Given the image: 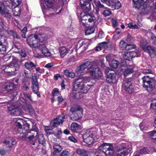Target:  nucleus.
<instances>
[{
    "label": "nucleus",
    "mask_w": 156,
    "mask_h": 156,
    "mask_svg": "<svg viewBox=\"0 0 156 156\" xmlns=\"http://www.w3.org/2000/svg\"><path fill=\"white\" fill-rule=\"evenodd\" d=\"M47 37L44 34L39 35L32 34L29 36L27 41L28 45L32 48L34 57L37 58L42 57L38 52L41 51L46 57H56L55 53H51L46 47L47 44Z\"/></svg>",
    "instance_id": "f257e3e1"
},
{
    "label": "nucleus",
    "mask_w": 156,
    "mask_h": 156,
    "mask_svg": "<svg viewBox=\"0 0 156 156\" xmlns=\"http://www.w3.org/2000/svg\"><path fill=\"white\" fill-rule=\"evenodd\" d=\"M90 79L88 77H79L75 80L74 84L73 90L78 91L83 93H86L89 90L91 85L87 84L86 86L84 83L88 82Z\"/></svg>",
    "instance_id": "f03ea898"
},
{
    "label": "nucleus",
    "mask_w": 156,
    "mask_h": 156,
    "mask_svg": "<svg viewBox=\"0 0 156 156\" xmlns=\"http://www.w3.org/2000/svg\"><path fill=\"white\" fill-rule=\"evenodd\" d=\"M97 129L94 128L85 130L82 134L84 142L87 146L91 145L94 142L98 140L99 137L96 135Z\"/></svg>",
    "instance_id": "7ed1b4c3"
},
{
    "label": "nucleus",
    "mask_w": 156,
    "mask_h": 156,
    "mask_svg": "<svg viewBox=\"0 0 156 156\" xmlns=\"http://www.w3.org/2000/svg\"><path fill=\"white\" fill-rule=\"evenodd\" d=\"M93 1L92 2L94 7L98 8H103L104 5L102 4L99 0H80V4L82 9L85 12H88L91 9L90 2Z\"/></svg>",
    "instance_id": "20e7f679"
},
{
    "label": "nucleus",
    "mask_w": 156,
    "mask_h": 156,
    "mask_svg": "<svg viewBox=\"0 0 156 156\" xmlns=\"http://www.w3.org/2000/svg\"><path fill=\"white\" fill-rule=\"evenodd\" d=\"M21 96L22 98H20L21 100L24 103V105L22 106L23 110L30 114H34V111L32 106L30 104H28L30 102L32 101L30 95L29 94L24 93L21 95Z\"/></svg>",
    "instance_id": "39448f33"
},
{
    "label": "nucleus",
    "mask_w": 156,
    "mask_h": 156,
    "mask_svg": "<svg viewBox=\"0 0 156 156\" xmlns=\"http://www.w3.org/2000/svg\"><path fill=\"white\" fill-rule=\"evenodd\" d=\"M82 12L80 15V22L83 26H86L88 22L95 24L97 21V18L93 15L87 14L85 11Z\"/></svg>",
    "instance_id": "423d86ee"
},
{
    "label": "nucleus",
    "mask_w": 156,
    "mask_h": 156,
    "mask_svg": "<svg viewBox=\"0 0 156 156\" xmlns=\"http://www.w3.org/2000/svg\"><path fill=\"white\" fill-rule=\"evenodd\" d=\"M132 150L131 145L123 144L117 147L115 153L116 156H126Z\"/></svg>",
    "instance_id": "0eeeda50"
},
{
    "label": "nucleus",
    "mask_w": 156,
    "mask_h": 156,
    "mask_svg": "<svg viewBox=\"0 0 156 156\" xmlns=\"http://www.w3.org/2000/svg\"><path fill=\"white\" fill-rule=\"evenodd\" d=\"M142 79L144 87L147 91H151L155 86V80L154 78L150 77L148 76H144Z\"/></svg>",
    "instance_id": "6e6552de"
},
{
    "label": "nucleus",
    "mask_w": 156,
    "mask_h": 156,
    "mask_svg": "<svg viewBox=\"0 0 156 156\" xmlns=\"http://www.w3.org/2000/svg\"><path fill=\"white\" fill-rule=\"evenodd\" d=\"M98 149L106 155L112 156L115 153V150L111 144L103 143L98 147Z\"/></svg>",
    "instance_id": "1a4fd4ad"
},
{
    "label": "nucleus",
    "mask_w": 156,
    "mask_h": 156,
    "mask_svg": "<svg viewBox=\"0 0 156 156\" xmlns=\"http://www.w3.org/2000/svg\"><path fill=\"white\" fill-rule=\"evenodd\" d=\"M87 71L94 79H98L102 75V73L98 68V66L94 64H92L87 69Z\"/></svg>",
    "instance_id": "9d476101"
},
{
    "label": "nucleus",
    "mask_w": 156,
    "mask_h": 156,
    "mask_svg": "<svg viewBox=\"0 0 156 156\" xmlns=\"http://www.w3.org/2000/svg\"><path fill=\"white\" fill-rule=\"evenodd\" d=\"M20 69V66L18 64L17 60L13 59L10 65H5L2 67V69L6 73L14 72Z\"/></svg>",
    "instance_id": "9b49d317"
},
{
    "label": "nucleus",
    "mask_w": 156,
    "mask_h": 156,
    "mask_svg": "<svg viewBox=\"0 0 156 156\" xmlns=\"http://www.w3.org/2000/svg\"><path fill=\"white\" fill-rule=\"evenodd\" d=\"M105 73L106 75V81L107 82L112 83H115L116 82L117 79L114 71L108 68L105 69Z\"/></svg>",
    "instance_id": "f8f14e48"
},
{
    "label": "nucleus",
    "mask_w": 156,
    "mask_h": 156,
    "mask_svg": "<svg viewBox=\"0 0 156 156\" xmlns=\"http://www.w3.org/2000/svg\"><path fill=\"white\" fill-rule=\"evenodd\" d=\"M70 111L74 117L72 116L71 119L73 120H76L79 119L82 116L83 109L80 106H75L71 108Z\"/></svg>",
    "instance_id": "ddd939ff"
},
{
    "label": "nucleus",
    "mask_w": 156,
    "mask_h": 156,
    "mask_svg": "<svg viewBox=\"0 0 156 156\" xmlns=\"http://www.w3.org/2000/svg\"><path fill=\"white\" fill-rule=\"evenodd\" d=\"M23 119L18 118L13 119V121L15 122V125L16 126L15 130L18 133H24V131L22 128V122H23Z\"/></svg>",
    "instance_id": "4468645a"
},
{
    "label": "nucleus",
    "mask_w": 156,
    "mask_h": 156,
    "mask_svg": "<svg viewBox=\"0 0 156 156\" xmlns=\"http://www.w3.org/2000/svg\"><path fill=\"white\" fill-rule=\"evenodd\" d=\"M65 118V116L63 115L58 116L51 122L50 126L52 127H55L60 124L62 125L63 122V119Z\"/></svg>",
    "instance_id": "2eb2a0df"
},
{
    "label": "nucleus",
    "mask_w": 156,
    "mask_h": 156,
    "mask_svg": "<svg viewBox=\"0 0 156 156\" xmlns=\"http://www.w3.org/2000/svg\"><path fill=\"white\" fill-rule=\"evenodd\" d=\"M0 13L6 17L9 18L11 16V14L7 7L5 6L4 3L1 2H0Z\"/></svg>",
    "instance_id": "dca6fc26"
},
{
    "label": "nucleus",
    "mask_w": 156,
    "mask_h": 156,
    "mask_svg": "<svg viewBox=\"0 0 156 156\" xmlns=\"http://www.w3.org/2000/svg\"><path fill=\"white\" fill-rule=\"evenodd\" d=\"M8 45L6 38L4 36L0 35V51H6Z\"/></svg>",
    "instance_id": "f3484780"
},
{
    "label": "nucleus",
    "mask_w": 156,
    "mask_h": 156,
    "mask_svg": "<svg viewBox=\"0 0 156 156\" xmlns=\"http://www.w3.org/2000/svg\"><path fill=\"white\" fill-rule=\"evenodd\" d=\"M76 41L78 42L77 47L79 48H84V50L88 48V42L87 40L77 39Z\"/></svg>",
    "instance_id": "a211bd4d"
},
{
    "label": "nucleus",
    "mask_w": 156,
    "mask_h": 156,
    "mask_svg": "<svg viewBox=\"0 0 156 156\" xmlns=\"http://www.w3.org/2000/svg\"><path fill=\"white\" fill-rule=\"evenodd\" d=\"M135 67L134 65H127L124 69H122V73L124 76H127L132 73L134 71Z\"/></svg>",
    "instance_id": "6ab92c4d"
},
{
    "label": "nucleus",
    "mask_w": 156,
    "mask_h": 156,
    "mask_svg": "<svg viewBox=\"0 0 156 156\" xmlns=\"http://www.w3.org/2000/svg\"><path fill=\"white\" fill-rule=\"evenodd\" d=\"M15 86L13 83H9L7 84L5 87V89L7 92H11L12 96H15L17 94V92L15 90H13Z\"/></svg>",
    "instance_id": "aec40b11"
},
{
    "label": "nucleus",
    "mask_w": 156,
    "mask_h": 156,
    "mask_svg": "<svg viewBox=\"0 0 156 156\" xmlns=\"http://www.w3.org/2000/svg\"><path fill=\"white\" fill-rule=\"evenodd\" d=\"M91 62L90 61H87L79 67H78L76 69V73H79L82 74L83 73V70L90 65Z\"/></svg>",
    "instance_id": "412c9836"
},
{
    "label": "nucleus",
    "mask_w": 156,
    "mask_h": 156,
    "mask_svg": "<svg viewBox=\"0 0 156 156\" xmlns=\"http://www.w3.org/2000/svg\"><path fill=\"white\" fill-rule=\"evenodd\" d=\"M137 54L134 52H124L122 54L123 58L126 60H130L132 58L136 56Z\"/></svg>",
    "instance_id": "4be33fe9"
},
{
    "label": "nucleus",
    "mask_w": 156,
    "mask_h": 156,
    "mask_svg": "<svg viewBox=\"0 0 156 156\" xmlns=\"http://www.w3.org/2000/svg\"><path fill=\"white\" fill-rule=\"evenodd\" d=\"M110 5L108 6H111L112 8L115 9H118L121 6V4L117 0H110Z\"/></svg>",
    "instance_id": "5701e85b"
},
{
    "label": "nucleus",
    "mask_w": 156,
    "mask_h": 156,
    "mask_svg": "<svg viewBox=\"0 0 156 156\" xmlns=\"http://www.w3.org/2000/svg\"><path fill=\"white\" fill-rule=\"evenodd\" d=\"M3 143L5 144L7 147H11L16 144V141L14 139L9 138L6 139Z\"/></svg>",
    "instance_id": "b1692460"
},
{
    "label": "nucleus",
    "mask_w": 156,
    "mask_h": 156,
    "mask_svg": "<svg viewBox=\"0 0 156 156\" xmlns=\"http://www.w3.org/2000/svg\"><path fill=\"white\" fill-rule=\"evenodd\" d=\"M59 52L61 58H63L68 52L69 49L65 46H61L59 48Z\"/></svg>",
    "instance_id": "393cba45"
},
{
    "label": "nucleus",
    "mask_w": 156,
    "mask_h": 156,
    "mask_svg": "<svg viewBox=\"0 0 156 156\" xmlns=\"http://www.w3.org/2000/svg\"><path fill=\"white\" fill-rule=\"evenodd\" d=\"M81 129V126L76 123L73 122L71 124L70 126V129L73 132H78Z\"/></svg>",
    "instance_id": "a878e982"
},
{
    "label": "nucleus",
    "mask_w": 156,
    "mask_h": 156,
    "mask_svg": "<svg viewBox=\"0 0 156 156\" xmlns=\"http://www.w3.org/2000/svg\"><path fill=\"white\" fill-rule=\"evenodd\" d=\"M33 78H34L33 77L32 88L34 92L35 93H38L39 90L38 82L36 78H35V79H34Z\"/></svg>",
    "instance_id": "bb28decb"
},
{
    "label": "nucleus",
    "mask_w": 156,
    "mask_h": 156,
    "mask_svg": "<svg viewBox=\"0 0 156 156\" xmlns=\"http://www.w3.org/2000/svg\"><path fill=\"white\" fill-rule=\"evenodd\" d=\"M23 113L22 110L20 109V107H16L14 110L11 112V115L16 116L20 115Z\"/></svg>",
    "instance_id": "cd10ccee"
},
{
    "label": "nucleus",
    "mask_w": 156,
    "mask_h": 156,
    "mask_svg": "<svg viewBox=\"0 0 156 156\" xmlns=\"http://www.w3.org/2000/svg\"><path fill=\"white\" fill-rule=\"evenodd\" d=\"M132 79L131 78L127 79L123 81L122 84V88L123 89H126L127 86H131Z\"/></svg>",
    "instance_id": "c85d7f7f"
},
{
    "label": "nucleus",
    "mask_w": 156,
    "mask_h": 156,
    "mask_svg": "<svg viewBox=\"0 0 156 156\" xmlns=\"http://www.w3.org/2000/svg\"><path fill=\"white\" fill-rule=\"evenodd\" d=\"M24 66L25 68L29 70H32L36 67V65L31 61L25 63Z\"/></svg>",
    "instance_id": "c756f323"
},
{
    "label": "nucleus",
    "mask_w": 156,
    "mask_h": 156,
    "mask_svg": "<svg viewBox=\"0 0 156 156\" xmlns=\"http://www.w3.org/2000/svg\"><path fill=\"white\" fill-rule=\"evenodd\" d=\"M143 0H133L134 3L133 8L135 9H140L142 8V6L141 5V3Z\"/></svg>",
    "instance_id": "7c9ffc66"
},
{
    "label": "nucleus",
    "mask_w": 156,
    "mask_h": 156,
    "mask_svg": "<svg viewBox=\"0 0 156 156\" xmlns=\"http://www.w3.org/2000/svg\"><path fill=\"white\" fill-rule=\"evenodd\" d=\"M154 150V148H144L140 150V153L141 154L151 153Z\"/></svg>",
    "instance_id": "2f4dec72"
},
{
    "label": "nucleus",
    "mask_w": 156,
    "mask_h": 156,
    "mask_svg": "<svg viewBox=\"0 0 156 156\" xmlns=\"http://www.w3.org/2000/svg\"><path fill=\"white\" fill-rule=\"evenodd\" d=\"M64 74L67 77L71 78H74L75 76V74L74 72L70 71L68 69H66L64 71Z\"/></svg>",
    "instance_id": "473e14b6"
},
{
    "label": "nucleus",
    "mask_w": 156,
    "mask_h": 156,
    "mask_svg": "<svg viewBox=\"0 0 156 156\" xmlns=\"http://www.w3.org/2000/svg\"><path fill=\"white\" fill-rule=\"evenodd\" d=\"M53 148L54 150L53 153L54 154H55L56 155H58L59 154V152H60L62 149V148L58 145H55L54 146Z\"/></svg>",
    "instance_id": "72a5a7b5"
},
{
    "label": "nucleus",
    "mask_w": 156,
    "mask_h": 156,
    "mask_svg": "<svg viewBox=\"0 0 156 156\" xmlns=\"http://www.w3.org/2000/svg\"><path fill=\"white\" fill-rule=\"evenodd\" d=\"M156 50V49L150 46H148L146 49L145 50V51L148 52L150 55H151L155 53Z\"/></svg>",
    "instance_id": "f704fd0d"
},
{
    "label": "nucleus",
    "mask_w": 156,
    "mask_h": 156,
    "mask_svg": "<svg viewBox=\"0 0 156 156\" xmlns=\"http://www.w3.org/2000/svg\"><path fill=\"white\" fill-rule=\"evenodd\" d=\"M110 66L112 68L115 69L117 68L119 65V62L116 60H112L109 62Z\"/></svg>",
    "instance_id": "c9c22d12"
},
{
    "label": "nucleus",
    "mask_w": 156,
    "mask_h": 156,
    "mask_svg": "<svg viewBox=\"0 0 156 156\" xmlns=\"http://www.w3.org/2000/svg\"><path fill=\"white\" fill-rule=\"evenodd\" d=\"M77 153L82 156H87L88 155V152L84 150L79 148L76 150Z\"/></svg>",
    "instance_id": "e433bc0d"
},
{
    "label": "nucleus",
    "mask_w": 156,
    "mask_h": 156,
    "mask_svg": "<svg viewBox=\"0 0 156 156\" xmlns=\"http://www.w3.org/2000/svg\"><path fill=\"white\" fill-rule=\"evenodd\" d=\"M14 15L15 16H18L20 14L21 9L18 6H15L12 10Z\"/></svg>",
    "instance_id": "4c0bfd02"
},
{
    "label": "nucleus",
    "mask_w": 156,
    "mask_h": 156,
    "mask_svg": "<svg viewBox=\"0 0 156 156\" xmlns=\"http://www.w3.org/2000/svg\"><path fill=\"white\" fill-rule=\"evenodd\" d=\"M46 2L45 4L48 8H52L54 6L53 0H44Z\"/></svg>",
    "instance_id": "58836bf2"
},
{
    "label": "nucleus",
    "mask_w": 156,
    "mask_h": 156,
    "mask_svg": "<svg viewBox=\"0 0 156 156\" xmlns=\"http://www.w3.org/2000/svg\"><path fill=\"white\" fill-rule=\"evenodd\" d=\"M95 30L94 27H89L86 30L85 34L86 35H89L92 34Z\"/></svg>",
    "instance_id": "ea45409f"
},
{
    "label": "nucleus",
    "mask_w": 156,
    "mask_h": 156,
    "mask_svg": "<svg viewBox=\"0 0 156 156\" xmlns=\"http://www.w3.org/2000/svg\"><path fill=\"white\" fill-rule=\"evenodd\" d=\"M127 44L124 41L121 40L119 42V48L122 50L125 49Z\"/></svg>",
    "instance_id": "a19ab883"
},
{
    "label": "nucleus",
    "mask_w": 156,
    "mask_h": 156,
    "mask_svg": "<svg viewBox=\"0 0 156 156\" xmlns=\"http://www.w3.org/2000/svg\"><path fill=\"white\" fill-rule=\"evenodd\" d=\"M126 89H124L126 92L130 94L134 91V87L133 85H131V86H127Z\"/></svg>",
    "instance_id": "79ce46f5"
},
{
    "label": "nucleus",
    "mask_w": 156,
    "mask_h": 156,
    "mask_svg": "<svg viewBox=\"0 0 156 156\" xmlns=\"http://www.w3.org/2000/svg\"><path fill=\"white\" fill-rule=\"evenodd\" d=\"M126 89H124L126 92L130 94L134 91V87L133 85H131V86H127Z\"/></svg>",
    "instance_id": "37998d69"
},
{
    "label": "nucleus",
    "mask_w": 156,
    "mask_h": 156,
    "mask_svg": "<svg viewBox=\"0 0 156 156\" xmlns=\"http://www.w3.org/2000/svg\"><path fill=\"white\" fill-rule=\"evenodd\" d=\"M126 89H124L126 92L130 94L134 91V87L133 85H131V86H127Z\"/></svg>",
    "instance_id": "c03bdc74"
},
{
    "label": "nucleus",
    "mask_w": 156,
    "mask_h": 156,
    "mask_svg": "<svg viewBox=\"0 0 156 156\" xmlns=\"http://www.w3.org/2000/svg\"><path fill=\"white\" fill-rule=\"evenodd\" d=\"M12 5L14 6H18L21 3V0H10Z\"/></svg>",
    "instance_id": "a18cd8bd"
},
{
    "label": "nucleus",
    "mask_w": 156,
    "mask_h": 156,
    "mask_svg": "<svg viewBox=\"0 0 156 156\" xmlns=\"http://www.w3.org/2000/svg\"><path fill=\"white\" fill-rule=\"evenodd\" d=\"M147 42L145 40H143L140 43V47L145 51L146 49L147 46Z\"/></svg>",
    "instance_id": "49530a36"
},
{
    "label": "nucleus",
    "mask_w": 156,
    "mask_h": 156,
    "mask_svg": "<svg viewBox=\"0 0 156 156\" xmlns=\"http://www.w3.org/2000/svg\"><path fill=\"white\" fill-rule=\"evenodd\" d=\"M136 48V46L135 44H127L125 50H130L133 48Z\"/></svg>",
    "instance_id": "de8ad7c7"
},
{
    "label": "nucleus",
    "mask_w": 156,
    "mask_h": 156,
    "mask_svg": "<svg viewBox=\"0 0 156 156\" xmlns=\"http://www.w3.org/2000/svg\"><path fill=\"white\" fill-rule=\"evenodd\" d=\"M114 56L112 54H110L106 56V60L108 61V62H111V61L114 58Z\"/></svg>",
    "instance_id": "09e8293b"
},
{
    "label": "nucleus",
    "mask_w": 156,
    "mask_h": 156,
    "mask_svg": "<svg viewBox=\"0 0 156 156\" xmlns=\"http://www.w3.org/2000/svg\"><path fill=\"white\" fill-rule=\"evenodd\" d=\"M151 108L154 109H156V98L152 101V103L151 105Z\"/></svg>",
    "instance_id": "8fccbe9b"
},
{
    "label": "nucleus",
    "mask_w": 156,
    "mask_h": 156,
    "mask_svg": "<svg viewBox=\"0 0 156 156\" xmlns=\"http://www.w3.org/2000/svg\"><path fill=\"white\" fill-rule=\"evenodd\" d=\"M38 141L40 143L43 144L44 142H45V140L43 136L42 135H40L39 136Z\"/></svg>",
    "instance_id": "3c124183"
},
{
    "label": "nucleus",
    "mask_w": 156,
    "mask_h": 156,
    "mask_svg": "<svg viewBox=\"0 0 156 156\" xmlns=\"http://www.w3.org/2000/svg\"><path fill=\"white\" fill-rule=\"evenodd\" d=\"M24 73L25 76L27 78H30L31 77L32 78L33 77L34 79H35L36 78V76H32V73L30 72L28 73L25 72Z\"/></svg>",
    "instance_id": "603ef678"
},
{
    "label": "nucleus",
    "mask_w": 156,
    "mask_h": 156,
    "mask_svg": "<svg viewBox=\"0 0 156 156\" xmlns=\"http://www.w3.org/2000/svg\"><path fill=\"white\" fill-rule=\"evenodd\" d=\"M8 108L9 110L11 111V112L14 110L16 107V106L12 104H9L7 105Z\"/></svg>",
    "instance_id": "864d4df0"
},
{
    "label": "nucleus",
    "mask_w": 156,
    "mask_h": 156,
    "mask_svg": "<svg viewBox=\"0 0 156 156\" xmlns=\"http://www.w3.org/2000/svg\"><path fill=\"white\" fill-rule=\"evenodd\" d=\"M52 93L53 96H57L59 94L58 90L57 88H55L52 90Z\"/></svg>",
    "instance_id": "5fc2aeb1"
},
{
    "label": "nucleus",
    "mask_w": 156,
    "mask_h": 156,
    "mask_svg": "<svg viewBox=\"0 0 156 156\" xmlns=\"http://www.w3.org/2000/svg\"><path fill=\"white\" fill-rule=\"evenodd\" d=\"M126 41L128 43H132L133 40L131 36L129 35H128L126 38Z\"/></svg>",
    "instance_id": "6e6d98bb"
},
{
    "label": "nucleus",
    "mask_w": 156,
    "mask_h": 156,
    "mask_svg": "<svg viewBox=\"0 0 156 156\" xmlns=\"http://www.w3.org/2000/svg\"><path fill=\"white\" fill-rule=\"evenodd\" d=\"M111 14V12L110 10H105L103 12V14L105 16H109Z\"/></svg>",
    "instance_id": "4d7b16f0"
},
{
    "label": "nucleus",
    "mask_w": 156,
    "mask_h": 156,
    "mask_svg": "<svg viewBox=\"0 0 156 156\" xmlns=\"http://www.w3.org/2000/svg\"><path fill=\"white\" fill-rule=\"evenodd\" d=\"M54 66V63L53 62H51L47 64L44 67L47 68H50Z\"/></svg>",
    "instance_id": "13d9d810"
},
{
    "label": "nucleus",
    "mask_w": 156,
    "mask_h": 156,
    "mask_svg": "<svg viewBox=\"0 0 156 156\" xmlns=\"http://www.w3.org/2000/svg\"><path fill=\"white\" fill-rule=\"evenodd\" d=\"M68 139L70 141L73 142H76L77 140L73 136H69L68 137Z\"/></svg>",
    "instance_id": "bf43d9fd"
},
{
    "label": "nucleus",
    "mask_w": 156,
    "mask_h": 156,
    "mask_svg": "<svg viewBox=\"0 0 156 156\" xmlns=\"http://www.w3.org/2000/svg\"><path fill=\"white\" fill-rule=\"evenodd\" d=\"M143 73L144 74H150L151 73V71L150 69H145L143 71Z\"/></svg>",
    "instance_id": "052dcab7"
},
{
    "label": "nucleus",
    "mask_w": 156,
    "mask_h": 156,
    "mask_svg": "<svg viewBox=\"0 0 156 156\" xmlns=\"http://www.w3.org/2000/svg\"><path fill=\"white\" fill-rule=\"evenodd\" d=\"M99 45H100V46L101 47V48H105L107 46V43L105 42H103L101 43H99Z\"/></svg>",
    "instance_id": "680f3d73"
},
{
    "label": "nucleus",
    "mask_w": 156,
    "mask_h": 156,
    "mask_svg": "<svg viewBox=\"0 0 156 156\" xmlns=\"http://www.w3.org/2000/svg\"><path fill=\"white\" fill-rule=\"evenodd\" d=\"M69 152L66 151H63L62 152L60 156H68Z\"/></svg>",
    "instance_id": "e2e57ef3"
},
{
    "label": "nucleus",
    "mask_w": 156,
    "mask_h": 156,
    "mask_svg": "<svg viewBox=\"0 0 156 156\" xmlns=\"http://www.w3.org/2000/svg\"><path fill=\"white\" fill-rule=\"evenodd\" d=\"M4 27V24L2 20L0 18V32L1 31Z\"/></svg>",
    "instance_id": "0e129e2a"
},
{
    "label": "nucleus",
    "mask_w": 156,
    "mask_h": 156,
    "mask_svg": "<svg viewBox=\"0 0 156 156\" xmlns=\"http://www.w3.org/2000/svg\"><path fill=\"white\" fill-rule=\"evenodd\" d=\"M36 71L38 72V73H37L36 74L38 75H40L42 73L41 70L39 67H36Z\"/></svg>",
    "instance_id": "69168bd1"
},
{
    "label": "nucleus",
    "mask_w": 156,
    "mask_h": 156,
    "mask_svg": "<svg viewBox=\"0 0 156 156\" xmlns=\"http://www.w3.org/2000/svg\"><path fill=\"white\" fill-rule=\"evenodd\" d=\"M101 1L103 3L106 4L108 6L110 5V0H101Z\"/></svg>",
    "instance_id": "338daca9"
},
{
    "label": "nucleus",
    "mask_w": 156,
    "mask_h": 156,
    "mask_svg": "<svg viewBox=\"0 0 156 156\" xmlns=\"http://www.w3.org/2000/svg\"><path fill=\"white\" fill-rule=\"evenodd\" d=\"M149 135L152 136H156V130H154L150 132Z\"/></svg>",
    "instance_id": "774afa93"
}]
</instances>
